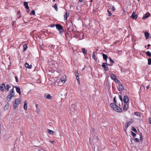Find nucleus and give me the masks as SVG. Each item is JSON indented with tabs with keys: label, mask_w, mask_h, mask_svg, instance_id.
Masks as SVG:
<instances>
[{
	"label": "nucleus",
	"mask_w": 151,
	"mask_h": 151,
	"mask_svg": "<svg viewBox=\"0 0 151 151\" xmlns=\"http://www.w3.org/2000/svg\"><path fill=\"white\" fill-rule=\"evenodd\" d=\"M55 26L56 29L59 31L60 34L62 35L64 31L63 27L59 24H56Z\"/></svg>",
	"instance_id": "nucleus-1"
},
{
	"label": "nucleus",
	"mask_w": 151,
	"mask_h": 151,
	"mask_svg": "<svg viewBox=\"0 0 151 151\" xmlns=\"http://www.w3.org/2000/svg\"><path fill=\"white\" fill-rule=\"evenodd\" d=\"M111 78L112 80H113L116 83H120V81L116 78V76L113 74H111Z\"/></svg>",
	"instance_id": "nucleus-2"
},
{
	"label": "nucleus",
	"mask_w": 151,
	"mask_h": 151,
	"mask_svg": "<svg viewBox=\"0 0 151 151\" xmlns=\"http://www.w3.org/2000/svg\"><path fill=\"white\" fill-rule=\"evenodd\" d=\"M14 94L10 93L6 97L7 100L9 101H11L12 99L14 97Z\"/></svg>",
	"instance_id": "nucleus-3"
},
{
	"label": "nucleus",
	"mask_w": 151,
	"mask_h": 151,
	"mask_svg": "<svg viewBox=\"0 0 151 151\" xmlns=\"http://www.w3.org/2000/svg\"><path fill=\"white\" fill-rule=\"evenodd\" d=\"M113 109L115 111L119 112H122V109L121 108L116 106L114 109Z\"/></svg>",
	"instance_id": "nucleus-4"
},
{
	"label": "nucleus",
	"mask_w": 151,
	"mask_h": 151,
	"mask_svg": "<svg viewBox=\"0 0 151 151\" xmlns=\"http://www.w3.org/2000/svg\"><path fill=\"white\" fill-rule=\"evenodd\" d=\"M5 88V84L4 83H3L2 84L0 85V90L2 91V92H4Z\"/></svg>",
	"instance_id": "nucleus-5"
},
{
	"label": "nucleus",
	"mask_w": 151,
	"mask_h": 151,
	"mask_svg": "<svg viewBox=\"0 0 151 151\" xmlns=\"http://www.w3.org/2000/svg\"><path fill=\"white\" fill-rule=\"evenodd\" d=\"M66 78V76L65 75H63L61 77V78L60 80H61V82L63 83H64L65 82Z\"/></svg>",
	"instance_id": "nucleus-6"
},
{
	"label": "nucleus",
	"mask_w": 151,
	"mask_h": 151,
	"mask_svg": "<svg viewBox=\"0 0 151 151\" xmlns=\"http://www.w3.org/2000/svg\"><path fill=\"white\" fill-rule=\"evenodd\" d=\"M73 27H72L71 26L70 27H68L67 28V30L69 32H70L71 31V30H70V29H72V32L75 35H76V33H77V32H75V31L73 30V29H72Z\"/></svg>",
	"instance_id": "nucleus-7"
},
{
	"label": "nucleus",
	"mask_w": 151,
	"mask_h": 151,
	"mask_svg": "<svg viewBox=\"0 0 151 151\" xmlns=\"http://www.w3.org/2000/svg\"><path fill=\"white\" fill-rule=\"evenodd\" d=\"M150 15V14L149 12H147L142 17L143 19H145L148 17Z\"/></svg>",
	"instance_id": "nucleus-8"
},
{
	"label": "nucleus",
	"mask_w": 151,
	"mask_h": 151,
	"mask_svg": "<svg viewBox=\"0 0 151 151\" xmlns=\"http://www.w3.org/2000/svg\"><path fill=\"white\" fill-rule=\"evenodd\" d=\"M118 87V90L120 91L124 90V88L123 85L121 84H119Z\"/></svg>",
	"instance_id": "nucleus-9"
},
{
	"label": "nucleus",
	"mask_w": 151,
	"mask_h": 151,
	"mask_svg": "<svg viewBox=\"0 0 151 151\" xmlns=\"http://www.w3.org/2000/svg\"><path fill=\"white\" fill-rule=\"evenodd\" d=\"M106 64V63H103L102 65V66L104 68V69L105 70H108V68Z\"/></svg>",
	"instance_id": "nucleus-10"
},
{
	"label": "nucleus",
	"mask_w": 151,
	"mask_h": 151,
	"mask_svg": "<svg viewBox=\"0 0 151 151\" xmlns=\"http://www.w3.org/2000/svg\"><path fill=\"white\" fill-rule=\"evenodd\" d=\"M129 101V98L127 96H125L124 98V101L125 103H127Z\"/></svg>",
	"instance_id": "nucleus-11"
},
{
	"label": "nucleus",
	"mask_w": 151,
	"mask_h": 151,
	"mask_svg": "<svg viewBox=\"0 0 151 151\" xmlns=\"http://www.w3.org/2000/svg\"><path fill=\"white\" fill-rule=\"evenodd\" d=\"M132 123V122H131L129 121L126 124L125 126V128H124V130L126 131L127 129V128L129 126V125Z\"/></svg>",
	"instance_id": "nucleus-12"
},
{
	"label": "nucleus",
	"mask_w": 151,
	"mask_h": 151,
	"mask_svg": "<svg viewBox=\"0 0 151 151\" xmlns=\"http://www.w3.org/2000/svg\"><path fill=\"white\" fill-rule=\"evenodd\" d=\"M45 97L46 99H51L52 98L51 96L49 94H45Z\"/></svg>",
	"instance_id": "nucleus-13"
},
{
	"label": "nucleus",
	"mask_w": 151,
	"mask_h": 151,
	"mask_svg": "<svg viewBox=\"0 0 151 151\" xmlns=\"http://www.w3.org/2000/svg\"><path fill=\"white\" fill-rule=\"evenodd\" d=\"M15 87L17 92L20 95L21 94V90L20 88L17 86H16Z\"/></svg>",
	"instance_id": "nucleus-14"
},
{
	"label": "nucleus",
	"mask_w": 151,
	"mask_h": 151,
	"mask_svg": "<svg viewBox=\"0 0 151 151\" xmlns=\"http://www.w3.org/2000/svg\"><path fill=\"white\" fill-rule=\"evenodd\" d=\"M11 88V86L9 84H8L5 86V88L6 90V91H9V89Z\"/></svg>",
	"instance_id": "nucleus-15"
},
{
	"label": "nucleus",
	"mask_w": 151,
	"mask_h": 151,
	"mask_svg": "<svg viewBox=\"0 0 151 151\" xmlns=\"http://www.w3.org/2000/svg\"><path fill=\"white\" fill-rule=\"evenodd\" d=\"M145 37L146 39H148L149 38L150 34L147 32H145L144 33Z\"/></svg>",
	"instance_id": "nucleus-16"
},
{
	"label": "nucleus",
	"mask_w": 151,
	"mask_h": 151,
	"mask_svg": "<svg viewBox=\"0 0 151 151\" xmlns=\"http://www.w3.org/2000/svg\"><path fill=\"white\" fill-rule=\"evenodd\" d=\"M27 102L26 101H25L24 102V109L26 110L27 109Z\"/></svg>",
	"instance_id": "nucleus-17"
},
{
	"label": "nucleus",
	"mask_w": 151,
	"mask_h": 151,
	"mask_svg": "<svg viewBox=\"0 0 151 151\" xmlns=\"http://www.w3.org/2000/svg\"><path fill=\"white\" fill-rule=\"evenodd\" d=\"M20 103V99H18L15 100V104L16 105H19Z\"/></svg>",
	"instance_id": "nucleus-18"
},
{
	"label": "nucleus",
	"mask_w": 151,
	"mask_h": 151,
	"mask_svg": "<svg viewBox=\"0 0 151 151\" xmlns=\"http://www.w3.org/2000/svg\"><path fill=\"white\" fill-rule=\"evenodd\" d=\"M103 55V58L104 60H106V63H107V55L105 54H104L103 53L102 54Z\"/></svg>",
	"instance_id": "nucleus-19"
},
{
	"label": "nucleus",
	"mask_w": 151,
	"mask_h": 151,
	"mask_svg": "<svg viewBox=\"0 0 151 151\" xmlns=\"http://www.w3.org/2000/svg\"><path fill=\"white\" fill-rule=\"evenodd\" d=\"M24 5L26 9H29V7L28 5V3L27 2H25L24 3Z\"/></svg>",
	"instance_id": "nucleus-20"
},
{
	"label": "nucleus",
	"mask_w": 151,
	"mask_h": 151,
	"mask_svg": "<svg viewBox=\"0 0 151 151\" xmlns=\"http://www.w3.org/2000/svg\"><path fill=\"white\" fill-rule=\"evenodd\" d=\"M47 132L51 135L53 134L54 133V132L53 131L49 129H47Z\"/></svg>",
	"instance_id": "nucleus-21"
},
{
	"label": "nucleus",
	"mask_w": 151,
	"mask_h": 151,
	"mask_svg": "<svg viewBox=\"0 0 151 151\" xmlns=\"http://www.w3.org/2000/svg\"><path fill=\"white\" fill-rule=\"evenodd\" d=\"M131 17L133 19H136L137 17V14L132 15Z\"/></svg>",
	"instance_id": "nucleus-22"
},
{
	"label": "nucleus",
	"mask_w": 151,
	"mask_h": 151,
	"mask_svg": "<svg viewBox=\"0 0 151 151\" xmlns=\"http://www.w3.org/2000/svg\"><path fill=\"white\" fill-rule=\"evenodd\" d=\"M115 103H111L110 104V106L111 107H112L113 109L116 106V105Z\"/></svg>",
	"instance_id": "nucleus-23"
},
{
	"label": "nucleus",
	"mask_w": 151,
	"mask_h": 151,
	"mask_svg": "<svg viewBox=\"0 0 151 151\" xmlns=\"http://www.w3.org/2000/svg\"><path fill=\"white\" fill-rule=\"evenodd\" d=\"M145 53L149 57H150L151 56V53L149 51H148L147 52H146Z\"/></svg>",
	"instance_id": "nucleus-24"
},
{
	"label": "nucleus",
	"mask_w": 151,
	"mask_h": 151,
	"mask_svg": "<svg viewBox=\"0 0 151 151\" xmlns=\"http://www.w3.org/2000/svg\"><path fill=\"white\" fill-rule=\"evenodd\" d=\"M82 51L83 52L84 54V55H86V50L84 48H83L82 49Z\"/></svg>",
	"instance_id": "nucleus-25"
},
{
	"label": "nucleus",
	"mask_w": 151,
	"mask_h": 151,
	"mask_svg": "<svg viewBox=\"0 0 151 151\" xmlns=\"http://www.w3.org/2000/svg\"><path fill=\"white\" fill-rule=\"evenodd\" d=\"M14 88V87H13L12 89L10 90V93L15 94Z\"/></svg>",
	"instance_id": "nucleus-26"
},
{
	"label": "nucleus",
	"mask_w": 151,
	"mask_h": 151,
	"mask_svg": "<svg viewBox=\"0 0 151 151\" xmlns=\"http://www.w3.org/2000/svg\"><path fill=\"white\" fill-rule=\"evenodd\" d=\"M134 114L135 115L137 116H140V114L139 113L137 112H135L134 113Z\"/></svg>",
	"instance_id": "nucleus-27"
},
{
	"label": "nucleus",
	"mask_w": 151,
	"mask_h": 151,
	"mask_svg": "<svg viewBox=\"0 0 151 151\" xmlns=\"http://www.w3.org/2000/svg\"><path fill=\"white\" fill-rule=\"evenodd\" d=\"M94 53H95V52H93V55H92V58L93 59L96 60V56H95V55L94 54Z\"/></svg>",
	"instance_id": "nucleus-28"
},
{
	"label": "nucleus",
	"mask_w": 151,
	"mask_h": 151,
	"mask_svg": "<svg viewBox=\"0 0 151 151\" xmlns=\"http://www.w3.org/2000/svg\"><path fill=\"white\" fill-rule=\"evenodd\" d=\"M148 65H150L151 64V58H149L148 59Z\"/></svg>",
	"instance_id": "nucleus-29"
},
{
	"label": "nucleus",
	"mask_w": 151,
	"mask_h": 151,
	"mask_svg": "<svg viewBox=\"0 0 151 151\" xmlns=\"http://www.w3.org/2000/svg\"><path fill=\"white\" fill-rule=\"evenodd\" d=\"M64 17L65 18V19L66 20H67V18L68 17V14L67 12H66L65 14L64 15Z\"/></svg>",
	"instance_id": "nucleus-30"
},
{
	"label": "nucleus",
	"mask_w": 151,
	"mask_h": 151,
	"mask_svg": "<svg viewBox=\"0 0 151 151\" xmlns=\"http://www.w3.org/2000/svg\"><path fill=\"white\" fill-rule=\"evenodd\" d=\"M53 7L55 9L56 11H58V8L56 4H55Z\"/></svg>",
	"instance_id": "nucleus-31"
},
{
	"label": "nucleus",
	"mask_w": 151,
	"mask_h": 151,
	"mask_svg": "<svg viewBox=\"0 0 151 151\" xmlns=\"http://www.w3.org/2000/svg\"><path fill=\"white\" fill-rule=\"evenodd\" d=\"M127 108V106L126 107V104H125L124 105V107H123V109L124 110H126Z\"/></svg>",
	"instance_id": "nucleus-32"
},
{
	"label": "nucleus",
	"mask_w": 151,
	"mask_h": 151,
	"mask_svg": "<svg viewBox=\"0 0 151 151\" xmlns=\"http://www.w3.org/2000/svg\"><path fill=\"white\" fill-rule=\"evenodd\" d=\"M118 96H119V99L121 100V102H122V96L120 94H118Z\"/></svg>",
	"instance_id": "nucleus-33"
},
{
	"label": "nucleus",
	"mask_w": 151,
	"mask_h": 151,
	"mask_svg": "<svg viewBox=\"0 0 151 151\" xmlns=\"http://www.w3.org/2000/svg\"><path fill=\"white\" fill-rule=\"evenodd\" d=\"M132 130L133 131H134V132L136 133L137 132V131L136 130V129L135 128H134L133 127H132Z\"/></svg>",
	"instance_id": "nucleus-34"
},
{
	"label": "nucleus",
	"mask_w": 151,
	"mask_h": 151,
	"mask_svg": "<svg viewBox=\"0 0 151 151\" xmlns=\"http://www.w3.org/2000/svg\"><path fill=\"white\" fill-rule=\"evenodd\" d=\"M29 64L28 63H26L25 64V67L27 68H28L29 67Z\"/></svg>",
	"instance_id": "nucleus-35"
},
{
	"label": "nucleus",
	"mask_w": 151,
	"mask_h": 151,
	"mask_svg": "<svg viewBox=\"0 0 151 151\" xmlns=\"http://www.w3.org/2000/svg\"><path fill=\"white\" fill-rule=\"evenodd\" d=\"M30 14H31V15H35V11L34 10H33L32 11L31 13H30Z\"/></svg>",
	"instance_id": "nucleus-36"
},
{
	"label": "nucleus",
	"mask_w": 151,
	"mask_h": 151,
	"mask_svg": "<svg viewBox=\"0 0 151 151\" xmlns=\"http://www.w3.org/2000/svg\"><path fill=\"white\" fill-rule=\"evenodd\" d=\"M23 47H27V45L26 44H24V42H22Z\"/></svg>",
	"instance_id": "nucleus-37"
},
{
	"label": "nucleus",
	"mask_w": 151,
	"mask_h": 151,
	"mask_svg": "<svg viewBox=\"0 0 151 151\" xmlns=\"http://www.w3.org/2000/svg\"><path fill=\"white\" fill-rule=\"evenodd\" d=\"M132 135L133 137H135L136 136V134L134 133L133 132H132Z\"/></svg>",
	"instance_id": "nucleus-38"
},
{
	"label": "nucleus",
	"mask_w": 151,
	"mask_h": 151,
	"mask_svg": "<svg viewBox=\"0 0 151 151\" xmlns=\"http://www.w3.org/2000/svg\"><path fill=\"white\" fill-rule=\"evenodd\" d=\"M76 78L77 80V82H78V83L79 84L80 83V81L79 79V77L78 76H76Z\"/></svg>",
	"instance_id": "nucleus-39"
},
{
	"label": "nucleus",
	"mask_w": 151,
	"mask_h": 151,
	"mask_svg": "<svg viewBox=\"0 0 151 151\" xmlns=\"http://www.w3.org/2000/svg\"><path fill=\"white\" fill-rule=\"evenodd\" d=\"M109 59L110 60V61L112 63H114V61L111 59V57H109Z\"/></svg>",
	"instance_id": "nucleus-40"
},
{
	"label": "nucleus",
	"mask_w": 151,
	"mask_h": 151,
	"mask_svg": "<svg viewBox=\"0 0 151 151\" xmlns=\"http://www.w3.org/2000/svg\"><path fill=\"white\" fill-rule=\"evenodd\" d=\"M111 9L113 11H114L115 10V8L114 6H112Z\"/></svg>",
	"instance_id": "nucleus-41"
},
{
	"label": "nucleus",
	"mask_w": 151,
	"mask_h": 151,
	"mask_svg": "<svg viewBox=\"0 0 151 151\" xmlns=\"http://www.w3.org/2000/svg\"><path fill=\"white\" fill-rule=\"evenodd\" d=\"M113 100H114V103H115V104H116V97H115L114 99H113Z\"/></svg>",
	"instance_id": "nucleus-42"
},
{
	"label": "nucleus",
	"mask_w": 151,
	"mask_h": 151,
	"mask_svg": "<svg viewBox=\"0 0 151 151\" xmlns=\"http://www.w3.org/2000/svg\"><path fill=\"white\" fill-rule=\"evenodd\" d=\"M17 105H16L15 104H14V108L16 109L17 107Z\"/></svg>",
	"instance_id": "nucleus-43"
},
{
	"label": "nucleus",
	"mask_w": 151,
	"mask_h": 151,
	"mask_svg": "<svg viewBox=\"0 0 151 151\" xmlns=\"http://www.w3.org/2000/svg\"><path fill=\"white\" fill-rule=\"evenodd\" d=\"M108 12L109 13V16H111V15H112V14L111 12H110L108 10Z\"/></svg>",
	"instance_id": "nucleus-44"
},
{
	"label": "nucleus",
	"mask_w": 151,
	"mask_h": 151,
	"mask_svg": "<svg viewBox=\"0 0 151 151\" xmlns=\"http://www.w3.org/2000/svg\"><path fill=\"white\" fill-rule=\"evenodd\" d=\"M15 78L16 79V81L17 82H18V78H17V77L16 76H15Z\"/></svg>",
	"instance_id": "nucleus-45"
},
{
	"label": "nucleus",
	"mask_w": 151,
	"mask_h": 151,
	"mask_svg": "<svg viewBox=\"0 0 151 151\" xmlns=\"http://www.w3.org/2000/svg\"><path fill=\"white\" fill-rule=\"evenodd\" d=\"M149 122L150 124H151V118H150L149 119Z\"/></svg>",
	"instance_id": "nucleus-46"
},
{
	"label": "nucleus",
	"mask_w": 151,
	"mask_h": 151,
	"mask_svg": "<svg viewBox=\"0 0 151 151\" xmlns=\"http://www.w3.org/2000/svg\"><path fill=\"white\" fill-rule=\"evenodd\" d=\"M55 26V25L54 24H52L50 25V27H53Z\"/></svg>",
	"instance_id": "nucleus-47"
},
{
	"label": "nucleus",
	"mask_w": 151,
	"mask_h": 151,
	"mask_svg": "<svg viewBox=\"0 0 151 151\" xmlns=\"http://www.w3.org/2000/svg\"><path fill=\"white\" fill-rule=\"evenodd\" d=\"M135 140H136V142H139V139L138 138H135Z\"/></svg>",
	"instance_id": "nucleus-48"
},
{
	"label": "nucleus",
	"mask_w": 151,
	"mask_h": 151,
	"mask_svg": "<svg viewBox=\"0 0 151 151\" xmlns=\"http://www.w3.org/2000/svg\"><path fill=\"white\" fill-rule=\"evenodd\" d=\"M76 76H78V71H77V73H76Z\"/></svg>",
	"instance_id": "nucleus-49"
},
{
	"label": "nucleus",
	"mask_w": 151,
	"mask_h": 151,
	"mask_svg": "<svg viewBox=\"0 0 151 151\" xmlns=\"http://www.w3.org/2000/svg\"><path fill=\"white\" fill-rule=\"evenodd\" d=\"M27 48H24L23 51L24 52L26 51L27 50Z\"/></svg>",
	"instance_id": "nucleus-50"
},
{
	"label": "nucleus",
	"mask_w": 151,
	"mask_h": 151,
	"mask_svg": "<svg viewBox=\"0 0 151 151\" xmlns=\"http://www.w3.org/2000/svg\"><path fill=\"white\" fill-rule=\"evenodd\" d=\"M32 65H29V67H28V68H29V69H31L32 68Z\"/></svg>",
	"instance_id": "nucleus-51"
},
{
	"label": "nucleus",
	"mask_w": 151,
	"mask_h": 151,
	"mask_svg": "<svg viewBox=\"0 0 151 151\" xmlns=\"http://www.w3.org/2000/svg\"><path fill=\"white\" fill-rule=\"evenodd\" d=\"M9 106V104H6L5 105V108L6 107H7L8 106Z\"/></svg>",
	"instance_id": "nucleus-52"
},
{
	"label": "nucleus",
	"mask_w": 151,
	"mask_h": 151,
	"mask_svg": "<svg viewBox=\"0 0 151 151\" xmlns=\"http://www.w3.org/2000/svg\"><path fill=\"white\" fill-rule=\"evenodd\" d=\"M49 141L52 143H54L55 142V141H50V140Z\"/></svg>",
	"instance_id": "nucleus-53"
},
{
	"label": "nucleus",
	"mask_w": 151,
	"mask_h": 151,
	"mask_svg": "<svg viewBox=\"0 0 151 151\" xmlns=\"http://www.w3.org/2000/svg\"><path fill=\"white\" fill-rule=\"evenodd\" d=\"M20 11H18L17 12V14L18 15H20Z\"/></svg>",
	"instance_id": "nucleus-54"
},
{
	"label": "nucleus",
	"mask_w": 151,
	"mask_h": 151,
	"mask_svg": "<svg viewBox=\"0 0 151 151\" xmlns=\"http://www.w3.org/2000/svg\"><path fill=\"white\" fill-rule=\"evenodd\" d=\"M106 65H107V66H108V65H112V64H107L106 62Z\"/></svg>",
	"instance_id": "nucleus-55"
},
{
	"label": "nucleus",
	"mask_w": 151,
	"mask_h": 151,
	"mask_svg": "<svg viewBox=\"0 0 151 151\" xmlns=\"http://www.w3.org/2000/svg\"><path fill=\"white\" fill-rule=\"evenodd\" d=\"M27 13H29V9L28 10V9H27Z\"/></svg>",
	"instance_id": "nucleus-56"
},
{
	"label": "nucleus",
	"mask_w": 151,
	"mask_h": 151,
	"mask_svg": "<svg viewBox=\"0 0 151 151\" xmlns=\"http://www.w3.org/2000/svg\"><path fill=\"white\" fill-rule=\"evenodd\" d=\"M135 12H133L132 14V15H134V14H135Z\"/></svg>",
	"instance_id": "nucleus-57"
},
{
	"label": "nucleus",
	"mask_w": 151,
	"mask_h": 151,
	"mask_svg": "<svg viewBox=\"0 0 151 151\" xmlns=\"http://www.w3.org/2000/svg\"><path fill=\"white\" fill-rule=\"evenodd\" d=\"M22 44H20V45L19 46L20 47H22Z\"/></svg>",
	"instance_id": "nucleus-58"
},
{
	"label": "nucleus",
	"mask_w": 151,
	"mask_h": 151,
	"mask_svg": "<svg viewBox=\"0 0 151 151\" xmlns=\"http://www.w3.org/2000/svg\"><path fill=\"white\" fill-rule=\"evenodd\" d=\"M19 16L18 17V18H19L21 17V15H19Z\"/></svg>",
	"instance_id": "nucleus-59"
},
{
	"label": "nucleus",
	"mask_w": 151,
	"mask_h": 151,
	"mask_svg": "<svg viewBox=\"0 0 151 151\" xmlns=\"http://www.w3.org/2000/svg\"><path fill=\"white\" fill-rule=\"evenodd\" d=\"M147 88V89H148L149 88V86H147V87H146Z\"/></svg>",
	"instance_id": "nucleus-60"
},
{
	"label": "nucleus",
	"mask_w": 151,
	"mask_h": 151,
	"mask_svg": "<svg viewBox=\"0 0 151 151\" xmlns=\"http://www.w3.org/2000/svg\"><path fill=\"white\" fill-rule=\"evenodd\" d=\"M150 44H148L147 45V46L148 47H150Z\"/></svg>",
	"instance_id": "nucleus-61"
},
{
	"label": "nucleus",
	"mask_w": 151,
	"mask_h": 151,
	"mask_svg": "<svg viewBox=\"0 0 151 151\" xmlns=\"http://www.w3.org/2000/svg\"><path fill=\"white\" fill-rule=\"evenodd\" d=\"M142 87H144L145 88V87H144L143 85H142V86H141V88Z\"/></svg>",
	"instance_id": "nucleus-62"
},
{
	"label": "nucleus",
	"mask_w": 151,
	"mask_h": 151,
	"mask_svg": "<svg viewBox=\"0 0 151 151\" xmlns=\"http://www.w3.org/2000/svg\"><path fill=\"white\" fill-rule=\"evenodd\" d=\"M37 106H38V105H37V104H36V107L37 108Z\"/></svg>",
	"instance_id": "nucleus-63"
},
{
	"label": "nucleus",
	"mask_w": 151,
	"mask_h": 151,
	"mask_svg": "<svg viewBox=\"0 0 151 151\" xmlns=\"http://www.w3.org/2000/svg\"><path fill=\"white\" fill-rule=\"evenodd\" d=\"M142 138V136H140V138L141 139Z\"/></svg>",
	"instance_id": "nucleus-64"
}]
</instances>
